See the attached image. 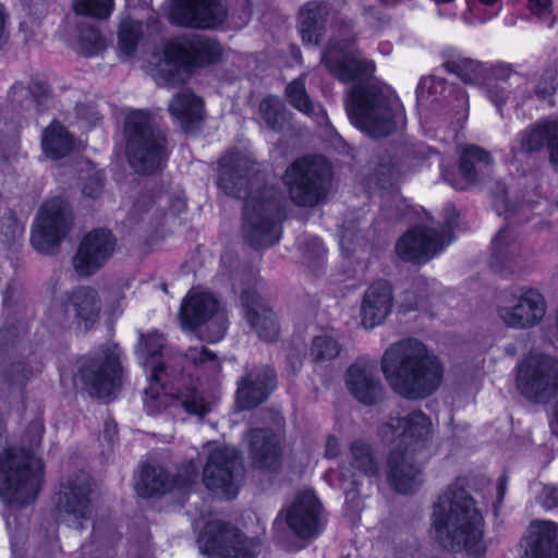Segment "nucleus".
Wrapping results in <instances>:
<instances>
[{
    "mask_svg": "<svg viewBox=\"0 0 558 558\" xmlns=\"http://www.w3.org/2000/svg\"><path fill=\"white\" fill-rule=\"evenodd\" d=\"M218 186L234 198H243L244 239L259 250L278 244L287 219L284 205L264 187L251 193V181L257 174L256 162L241 151H229L220 160Z\"/></svg>",
    "mask_w": 558,
    "mask_h": 558,
    "instance_id": "f03ea898",
    "label": "nucleus"
},
{
    "mask_svg": "<svg viewBox=\"0 0 558 558\" xmlns=\"http://www.w3.org/2000/svg\"><path fill=\"white\" fill-rule=\"evenodd\" d=\"M167 387L148 386L145 389V407L148 413L156 414L174 403H180L189 413L197 414L201 417L206 414L204 399L197 395L194 388L191 389L186 399L180 400L174 393L168 391Z\"/></svg>",
    "mask_w": 558,
    "mask_h": 558,
    "instance_id": "cd10ccee",
    "label": "nucleus"
},
{
    "mask_svg": "<svg viewBox=\"0 0 558 558\" xmlns=\"http://www.w3.org/2000/svg\"><path fill=\"white\" fill-rule=\"evenodd\" d=\"M116 247V238L105 229L88 232L81 241L72 258L74 270L82 277L96 274L110 259Z\"/></svg>",
    "mask_w": 558,
    "mask_h": 558,
    "instance_id": "ddd939ff",
    "label": "nucleus"
},
{
    "mask_svg": "<svg viewBox=\"0 0 558 558\" xmlns=\"http://www.w3.org/2000/svg\"><path fill=\"white\" fill-rule=\"evenodd\" d=\"M260 542L222 521L211 522V558H256Z\"/></svg>",
    "mask_w": 558,
    "mask_h": 558,
    "instance_id": "dca6fc26",
    "label": "nucleus"
},
{
    "mask_svg": "<svg viewBox=\"0 0 558 558\" xmlns=\"http://www.w3.org/2000/svg\"><path fill=\"white\" fill-rule=\"evenodd\" d=\"M194 531L197 532L196 544L202 554H209V520L205 515H201L193 522Z\"/></svg>",
    "mask_w": 558,
    "mask_h": 558,
    "instance_id": "052dcab7",
    "label": "nucleus"
},
{
    "mask_svg": "<svg viewBox=\"0 0 558 558\" xmlns=\"http://www.w3.org/2000/svg\"><path fill=\"white\" fill-rule=\"evenodd\" d=\"M114 7V0H75L74 10L78 14L98 19L108 17Z\"/></svg>",
    "mask_w": 558,
    "mask_h": 558,
    "instance_id": "de8ad7c7",
    "label": "nucleus"
},
{
    "mask_svg": "<svg viewBox=\"0 0 558 558\" xmlns=\"http://www.w3.org/2000/svg\"><path fill=\"white\" fill-rule=\"evenodd\" d=\"M242 476L243 468L234 448L226 447L211 452V500L234 498Z\"/></svg>",
    "mask_w": 558,
    "mask_h": 558,
    "instance_id": "2eb2a0df",
    "label": "nucleus"
},
{
    "mask_svg": "<svg viewBox=\"0 0 558 558\" xmlns=\"http://www.w3.org/2000/svg\"><path fill=\"white\" fill-rule=\"evenodd\" d=\"M393 306V288L386 279L373 281L365 290L361 304V323L366 329L381 325Z\"/></svg>",
    "mask_w": 558,
    "mask_h": 558,
    "instance_id": "6ab92c4d",
    "label": "nucleus"
},
{
    "mask_svg": "<svg viewBox=\"0 0 558 558\" xmlns=\"http://www.w3.org/2000/svg\"><path fill=\"white\" fill-rule=\"evenodd\" d=\"M80 372L85 384H116L124 380L121 349L116 343L105 344L98 360L89 366H82Z\"/></svg>",
    "mask_w": 558,
    "mask_h": 558,
    "instance_id": "4be33fe9",
    "label": "nucleus"
},
{
    "mask_svg": "<svg viewBox=\"0 0 558 558\" xmlns=\"http://www.w3.org/2000/svg\"><path fill=\"white\" fill-rule=\"evenodd\" d=\"M209 294L193 288L182 302L179 319L184 330L195 331L205 325L209 318Z\"/></svg>",
    "mask_w": 558,
    "mask_h": 558,
    "instance_id": "f704fd0d",
    "label": "nucleus"
},
{
    "mask_svg": "<svg viewBox=\"0 0 558 558\" xmlns=\"http://www.w3.org/2000/svg\"><path fill=\"white\" fill-rule=\"evenodd\" d=\"M168 17L171 23L192 27L209 26V0H171Z\"/></svg>",
    "mask_w": 558,
    "mask_h": 558,
    "instance_id": "473e14b6",
    "label": "nucleus"
},
{
    "mask_svg": "<svg viewBox=\"0 0 558 558\" xmlns=\"http://www.w3.org/2000/svg\"><path fill=\"white\" fill-rule=\"evenodd\" d=\"M512 75V69L506 64L488 65L484 62L483 84L499 83L507 84Z\"/></svg>",
    "mask_w": 558,
    "mask_h": 558,
    "instance_id": "6e6d98bb",
    "label": "nucleus"
},
{
    "mask_svg": "<svg viewBox=\"0 0 558 558\" xmlns=\"http://www.w3.org/2000/svg\"><path fill=\"white\" fill-rule=\"evenodd\" d=\"M163 345L165 339L162 335L157 331H150L146 335H141L136 347V352L140 359L143 360L144 367L150 371V378L154 381H161L168 378L163 364L155 360Z\"/></svg>",
    "mask_w": 558,
    "mask_h": 558,
    "instance_id": "e433bc0d",
    "label": "nucleus"
},
{
    "mask_svg": "<svg viewBox=\"0 0 558 558\" xmlns=\"http://www.w3.org/2000/svg\"><path fill=\"white\" fill-rule=\"evenodd\" d=\"M81 395L99 403L107 404L113 401L118 393V386H82Z\"/></svg>",
    "mask_w": 558,
    "mask_h": 558,
    "instance_id": "603ef678",
    "label": "nucleus"
},
{
    "mask_svg": "<svg viewBox=\"0 0 558 558\" xmlns=\"http://www.w3.org/2000/svg\"><path fill=\"white\" fill-rule=\"evenodd\" d=\"M320 504L313 492L298 494L292 504L279 514L290 529L303 537L312 536L318 529Z\"/></svg>",
    "mask_w": 558,
    "mask_h": 558,
    "instance_id": "412c9836",
    "label": "nucleus"
},
{
    "mask_svg": "<svg viewBox=\"0 0 558 558\" xmlns=\"http://www.w3.org/2000/svg\"><path fill=\"white\" fill-rule=\"evenodd\" d=\"M310 350L314 362H327L340 355L342 345L331 336L318 335L313 338Z\"/></svg>",
    "mask_w": 558,
    "mask_h": 558,
    "instance_id": "79ce46f5",
    "label": "nucleus"
},
{
    "mask_svg": "<svg viewBox=\"0 0 558 558\" xmlns=\"http://www.w3.org/2000/svg\"><path fill=\"white\" fill-rule=\"evenodd\" d=\"M476 163L492 165V154L474 144L465 146L461 150L458 161V173L460 178L457 179L454 173H446L445 180L457 191L468 190L477 181Z\"/></svg>",
    "mask_w": 558,
    "mask_h": 558,
    "instance_id": "bb28decb",
    "label": "nucleus"
},
{
    "mask_svg": "<svg viewBox=\"0 0 558 558\" xmlns=\"http://www.w3.org/2000/svg\"><path fill=\"white\" fill-rule=\"evenodd\" d=\"M259 113L269 130L282 133L287 121L288 111L283 102L276 96L268 95L259 102Z\"/></svg>",
    "mask_w": 558,
    "mask_h": 558,
    "instance_id": "ea45409f",
    "label": "nucleus"
},
{
    "mask_svg": "<svg viewBox=\"0 0 558 558\" xmlns=\"http://www.w3.org/2000/svg\"><path fill=\"white\" fill-rule=\"evenodd\" d=\"M124 137L129 163L136 172L150 174L162 168L167 158L166 138L155 128L147 111L133 110L128 113Z\"/></svg>",
    "mask_w": 558,
    "mask_h": 558,
    "instance_id": "0eeeda50",
    "label": "nucleus"
},
{
    "mask_svg": "<svg viewBox=\"0 0 558 558\" xmlns=\"http://www.w3.org/2000/svg\"><path fill=\"white\" fill-rule=\"evenodd\" d=\"M240 302L243 317L257 337L267 343L277 342L280 338V325L268 301L255 289L246 288L241 292Z\"/></svg>",
    "mask_w": 558,
    "mask_h": 558,
    "instance_id": "4468645a",
    "label": "nucleus"
},
{
    "mask_svg": "<svg viewBox=\"0 0 558 558\" xmlns=\"http://www.w3.org/2000/svg\"><path fill=\"white\" fill-rule=\"evenodd\" d=\"M545 313V299L534 288L524 290L514 306L499 310V316L507 326L521 329L536 326Z\"/></svg>",
    "mask_w": 558,
    "mask_h": 558,
    "instance_id": "aec40b11",
    "label": "nucleus"
},
{
    "mask_svg": "<svg viewBox=\"0 0 558 558\" xmlns=\"http://www.w3.org/2000/svg\"><path fill=\"white\" fill-rule=\"evenodd\" d=\"M353 397L363 404H374L380 397V386H350Z\"/></svg>",
    "mask_w": 558,
    "mask_h": 558,
    "instance_id": "bf43d9fd",
    "label": "nucleus"
},
{
    "mask_svg": "<svg viewBox=\"0 0 558 558\" xmlns=\"http://www.w3.org/2000/svg\"><path fill=\"white\" fill-rule=\"evenodd\" d=\"M168 111L185 131H191L203 120L205 102L192 92L182 90L170 100Z\"/></svg>",
    "mask_w": 558,
    "mask_h": 558,
    "instance_id": "72a5a7b5",
    "label": "nucleus"
},
{
    "mask_svg": "<svg viewBox=\"0 0 558 558\" xmlns=\"http://www.w3.org/2000/svg\"><path fill=\"white\" fill-rule=\"evenodd\" d=\"M558 92V70L547 69L542 74L539 81L534 87V96L548 104L549 107L555 106L554 96Z\"/></svg>",
    "mask_w": 558,
    "mask_h": 558,
    "instance_id": "49530a36",
    "label": "nucleus"
},
{
    "mask_svg": "<svg viewBox=\"0 0 558 558\" xmlns=\"http://www.w3.org/2000/svg\"><path fill=\"white\" fill-rule=\"evenodd\" d=\"M433 77L432 76H423L420 78L416 87H415V98L417 102L424 101L428 99V95L430 94L429 90L426 93V88L430 87L433 84Z\"/></svg>",
    "mask_w": 558,
    "mask_h": 558,
    "instance_id": "338daca9",
    "label": "nucleus"
},
{
    "mask_svg": "<svg viewBox=\"0 0 558 558\" xmlns=\"http://www.w3.org/2000/svg\"><path fill=\"white\" fill-rule=\"evenodd\" d=\"M246 441L250 454L259 468H270L279 454V439L277 435L264 429H253L248 433Z\"/></svg>",
    "mask_w": 558,
    "mask_h": 558,
    "instance_id": "c9c22d12",
    "label": "nucleus"
},
{
    "mask_svg": "<svg viewBox=\"0 0 558 558\" xmlns=\"http://www.w3.org/2000/svg\"><path fill=\"white\" fill-rule=\"evenodd\" d=\"M388 480L401 494H410L422 484V471L408 452H392L389 458Z\"/></svg>",
    "mask_w": 558,
    "mask_h": 558,
    "instance_id": "c756f323",
    "label": "nucleus"
},
{
    "mask_svg": "<svg viewBox=\"0 0 558 558\" xmlns=\"http://www.w3.org/2000/svg\"><path fill=\"white\" fill-rule=\"evenodd\" d=\"M266 386H239L236 391V404L242 410L258 405L267 396Z\"/></svg>",
    "mask_w": 558,
    "mask_h": 558,
    "instance_id": "09e8293b",
    "label": "nucleus"
},
{
    "mask_svg": "<svg viewBox=\"0 0 558 558\" xmlns=\"http://www.w3.org/2000/svg\"><path fill=\"white\" fill-rule=\"evenodd\" d=\"M92 493L90 478L84 472L66 480L59 492V513L74 529H83L84 522L92 519Z\"/></svg>",
    "mask_w": 558,
    "mask_h": 558,
    "instance_id": "f8f14e48",
    "label": "nucleus"
},
{
    "mask_svg": "<svg viewBox=\"0 0 558 558\" xmlns=\"http://www.w3.org/2000/svg\"><path fill=\"white\" fill-rule=\"evenodd\" d=\"M518 153L532 156L546 149L549 161L558 167V119H541L517 134Z\"/></svg>",
    "mask_w": 558,
    "mask_h": 558,
    "instance_id": "f3484780",
    "label": "nucleus"
},
{
    "mask_svg": "<svg viewBox=\"0 0 558 558\" xmlns=\"http://www.w3.org/2000/svg\"><path fill=\"white\" fill-rule=\"evenodd\" d=\"M378 362L369 355L363 354L354 359L344 374V384H380L376 379Z\"/></svg>",
    "mask_w": 558,
    "mask_h": 558,
    "instance_id": "58836bf2",
    "label": "nucleus"
},
{
    "mask_svg": "<svg viewBox=\"0 0 558 558\" xmlns=\"http://www.w3.org/2000/svg\"><path fill=\"white\" fill-rule=\"evenodd\" d=\"M331 4L327 0L304 2L296 16V29L304 47H319L328 33Z\"/></svg>",
    "mask_w": 558,
    "mask_h": 558,
    "instance_id": "a211bd4d",
    "label": "nucleus"
},
{
    "mask_svg": "<svg viewBox=\"0 0 558 558\" xmlns=\"http://www.w3.org/2000/svg\"><path fill=\"white\" fill-rule=\"evenodd\" d=\"M187 357L195 364V365H203L209 360V353L207 352V349L205 344H201V347H192L190 348L187 352Z\"/></svg>",
    "mask_w": 558,
    "mask_h": 558,
    "instance_id": "69168bd1",
    "label": "nucleus"
},
{
    "mask_svg": "<svg viewBox=\"0 0 558 558\" xmlns=\"http://www.w3.org/2000/svg\"><path fill=\"white\" fill-rule=\"evenodd\" d=\"M484 522L472 498L464 493L442 495L434 507L433 531L446 547L481 558L486 553Z\"/></svg>",
    "mask_w": 558,
    "mask_h": 558,
    "instance_id": "7ed1b4c3",
    "label": "nucleus"
},
{
    "mask_svg": "<svg viewBox=\"0 0 558 558\" xmlns=\"http://www.w3.org/2000/svg\"><path fill=\"white\" fill-rule=\"evenodd\" d=\"M459 213L452 208L444 219L438 230L425 225H414L408 228L397 240L395 253L397 257L413 265H425L444 248L445 240L454 238V227Z\"/></svg>",
    "mask_w": 558,
    "mask_h": 558,
    "instance_id": "1a4fd4ad",
    "label": "nucleus"
},
{
    "mask_svg": "<svg viewBox=\"0 0 558 558\" xmlns=\"http://www.w3.org/2000/svg\"><path fill=\"white\" fill-rule=\"evenodd\" d=\"M100 298L90 287H78L69 293L64 311L69 320L78 328L89 329L99 318Z\"/></svg>",
    "mask_w": 558,
    "mask_h": 558,
    "instance_id": "393cba45",
    "label": "nucleus"
},
{
    "mask_svg": "<svg viewBox=\"0 0 558 558\" xmlns=\"http://www.w3.org/2000/svg\"><path fill=\"white\" fill-rule=\"evenodd\" d=\"M286 96L289 104L298 111L306 116L314 113V104L306 92L303 80L295 78L291 81L286 86Z\"/></svg>",
    "mask_w": 558,
    "mask_h": 558,
    "instance_id": "37998d69",
    "label": "nucleus"
},
{
    "mask_svg": "<svg viewBox=\"0 0 558 558\" xmlns=\"http://www.w3.org/2000/svg\"><path fill=\"white\" fill-rule=\"evenodd\" d=\"M551 0H527V8L532 14L542 17L551 13Z\"/></svg>",
    "mask_w": 558,
    "mask_h": 558,
    "instance_id": "0e129e2a",
    "label": "nucleus"
},
{
    "mask_svg": "<svg viewBox=\"0 0 558 558\" xmlns=\"http://www.w3.org/2000/svg\"><path fill=\"white\" fill-rule=\"evenodd\" d=\"M380 369L388 384H442L440 359L420 339L402 338L384 352Z\"/></svg>",
    "mask_w": 558,
    "mask_h": 558,
    "instance_id": "20e7f679",
    "label": "nucleus"
},
{
    "mask_svg": "<svg viewBox=\"0 0 558 558\" xmlns=\"http://www.w3.org/2000/svg\"><path fill=\"white\" fill-rule=\"evenodd\" d=\"M199 466L204 469L203 483L208 487L206 472L209 466V456L204 460L199 457L191 459L180 466L174 475H170L161 466L144 465L135 484L136 493L141 497L150 498L165 495L173 489H190L196 483Z\"/></svg>",
    "mask_w": 558,
    "mask_h": 558,
    "instance_id": "9d476101",
    "label": "nucleus"
},
{
    "mask_svg": "<svg viewBox=\"0 0 558 558\" xmlns=\"http://www.w3.org/2000/svg\"><path fill=\"white\" fill-rule=\"evenodd\" d=\"M228 328V311L218 295L211 291V344L221 341Z\"/></svg>",
    "mask_w": 558,
    "mask_h": 558,
    "instance_id": "c03bdc74",
    "label": "nucleus"
},
{
    "mask_svg": "<svg viewBox=\"0 0 558 558\" xmlns=\"http://www.w3.org/2000/svg\"><path fill=\"white\" fill-rule=\"evenodd\" d=\"M235 384H277V373L272 366L265 365L242 376Z\"/></svg>",
    "mask_w": 558,
    "mask_h": 558,
    "instance_id": "864d4df0",
    "label": "nucleus"
},
{
    "mask_svg": "<svg viewBox=\"0 0 558 558\" xmlns=\"http://www.w3.org/2000/svg\"><path fill=\"white\" fill-rule=\"evenodd\" d=\"M539 500L546 509L558 507V486H545Z\"/></svg>",
    "mask_w": 558,
    "mask_h": 558,
    "instance_id": "e2e57ef3",
    "label": "nucleus"
},
{
    "mask_svg": "<svg viewBox=\"0 0 558 558\" xmlns=\"http://www.w3.org/2000/svg\"><path fill=\"white\" fill-rule=\"evenodd\" d=\"M432 432V422L421 413L415 412L405 418H397L387 423L383 429V437L389 439L402 437V441H415L416 445L424 444Z\"/></svg>",
    "mask_w": 558,
    "mask_h": 558,
    "instance_id": "7c9ffc66",
    "label": "nucleus"
},
{
    "mask_svg": "<svg viewBox=\"0 0 558 558\" xmlns=\"http://www.w3.org/2000/svg\"><path fill=\"white\" fill-rule=\"evenodd\" d=\"M517 235L506 226L493 238L490 243L489 267L500 277H509L514 272L517 258Z\"/></svg>",
    "mask_w": 558,
    "mask_h": 558,
    "instance_id": "c85d7f7f",
    "label": "nucleus"
},
{
    "mask_svg": "<svg viewBox=\"0 0 558 558\" xmlns=\"http://www.w3.org/2000/svg\"><path fill=\"white\" fill-rule=\"evenodd\" d=\"M81 48L87 56L97 54L104 48V40L99 32L88 27L81 32Z\"/></svg>",
    "mask_w": 558,
    "mask_h": 558,
    "instance_id": "5fc2aeb1",
    "label": "nucleus"
},
{
    "mask_svg": "<svg viewBox=\"0 0 558 558\" xmlns=\"http://www.w3.org/2000/svg\"><path fill=\"white\" fill-rule=\"evenodd\" d=\"M251 0H211V31H240L251 21Z\"/></svg>",
    "mask_w": 558,
    "mask_h": 558,
    "instance_id": "a878e982",
    "label": "nucleus"
},
{
    "mask_svg": "<svg viewBox=\"0 0 558 558\" xmlns=\"http://www.w3.org/2000/svg\"><path fill=\"white\" fill-rule=\"evenodd\" d=\"M353 464L365 474H375L377 469L371 456L368 445L362 441H354L351 445Z\"/></svg>",
    "mask_w": 558,
    "mask_h": 558,
    "instance_id": "8fccbe9b",
    "label": "nucleus"
},
{
    "mask_svg": "<svg viewBox=\"0 0 558 558\" xmlns=\"http://www.w3.org/2000/svg\"><path fill=\"white\" fill-rule=\"evenodd\" d=\"M72 211L61 197L48 199L38 210L32 226L31 242L36 251L49 254L56 251L72 226Z\"/></svg>",
    "mask_w": 558,
    "mask_h": 558,
    "instance_id": "9b49d317",
    "label": "nucleus"
},
{
    "mask_svg": "<svg viewBox=\"0 0 558 558\" xmlns=\"http://www.w3.org/2000/svg\"><path fill=\"white\" fill-rule=\"evenodd\" d=\"M43 150L51 159H60L72 151L74 147L73 137L65 128L53 120L41 135Z\"/></svg>",
    "mask_w": 558,
    "mask_h": 558,
    "instance_id": "4c0bfd02",
    "label": "nucleus"
},
{
    "mask_svg": "<svg viewBox=\"0 0 558 558\" xmlns=\"http://www.w3.org/2000/svg\"><path fill=\"white\" fill-rule=\"evenodd\" d=\"M395 391L401 396H404L408 399H417L422 398L423 393L417 391L420 388H424L425 386H393Z\"/></svg>",
    "mask_w": 558,
    "mask_h": 558,
    "instance_id": "774afa93",
    "label": "nucleus"
},
{
    "mask_svg": "<svg viewBox=\"0 0 558 558\" xmlns=\"http://www.w3.org/2000/svg\"><path fill=\"white\" fill-rule=\"evenodd\" d=\"M143 23L125 17L119 29V48L126 57H131L136 51L138 43L143 39Z\"/></svg>",
    "mask_w": 558,
    "mask_h": 558,
    "instance_id": "a19ab883",
    "label": "nucleus"
},
{
    "mask_svg": "<svg viewBox=\"0 0 558 558\" xmlns=\"http://www.w3.org/2000/svg\"><path fill=\"white\" fill-rule=\"evenodd\" d=\"M333 168L324 155L302 156L286 169L283 183L291 202L298 207H316L326 202Z\"/></svg>",
    "mask_w": 558,
    "mask_h": 558,
    "instance_id": "423d86ee",
    "label": "nucleus"
},
{
    "mask_svg": "<svg viewBox=\"0 0 558 558\" xmlns=\"http://www.w3.org/2000/svg\"><path fill=\"white\" fill-rule=\"evenodd\" d=\"M75 110L76 114L89 124H95L99 120V113L92 104L77 105Z\"/></svg>",
    "mask_w": 558,
    "mask_h": 558,
    "instance_id": "680f3d73",
    "label": "nucleus"
},
{
    "mask_svg": "<svg viewBox=\"0 0 558 558\" xmlns=\"http://www.w3.org/2000/svg\"><path fill=\"white\" fill-rule=\"evenodd\" d=\"M355 52L353 41L330 39L322 51V63L340 83H354L343 97L351 123L369 136L387 137L405 123L404 107L399 98L369 81L375 62Z\"/></svg>",
    "mask_w": 558,
    "mask_h": 558,
    "instance_id": "f257e3e1",
    "label": "nucleus"
},
{
    "mask_svg": "<svg viewBox=\"0 0 558 558\" xmlns=\"http://www.w3.org/2000/svg\"><path fill=\"white\" fill-rule=\"evenodd\" d=\"M506 84L499 83H490V84H481L480 86L487 87V98L490 102L497 108V110L501 113L504 106L507 104L510 90Z\"/></svg>",
    "mask_w": 558,
    "mask_h": 558,
    "instance_id": "4d7b16f0",
    "label": "nucleus"
},
{
    "mask_svg": "<svg viewBox=\"0 0 558 558\" xmlns=\"http://www.w3.org/2000/svg\"><path fill=\"white\" fill-rule=\"evenodd\" d=\"M83 193L92 198H97L102 193V173L94 168L89 169L88 175L83 179Z\"/></svg>",
    "mask_w": 558,
    "mask_h": 558,
    "instance_id": "13d9d810",
    "label": "nucleus"
},
{
    "mask_svg": "<svg viewBox=\"0 0 558 558\" xmlns=\"http://www.w3.org/2000/svg\"><path fill=\"white\" fill-rule=\"evenodd\" d=\"M441 57V66L448 74L457 76L465 85L483 84L484 62L465 57L452 48L444 50Z\"/></svg>",
    "mask_w": 558,
    "mask_h": 558,
    "instance_id": "2f4dec72",
    "label": "nucleus"
},
{
    "mask_svg": "<svg viewBox=\"0 0 558 558\" xmlns=\"http://www.w3.org/2000/svg\"><path fill=\"white\" fill-rule=\"evenodd\" d=\"M375 175L380 189H392L400 179V163L391 156L381 157Z\"/></svg>",
    "mask_w": 558,
    "mask_h": 558,
    "instance_id": "a18cd8bd",
    "label": "nucleus"
},
{
    "mask_svg": "<svg viewBox=\"0 0 558 558\" xmlns=\"http://www.w3.org/2000/svg\"><path fill=\"white\" fill-rule=\"evenodd\" d=\"M524 558H558V524L533 522L521 541Z\"/></svg>",
    "mask_w": 558,
    "mask_h": 558,
    "instance_id": "b1692460",
    "label": "nucleus"
},
{
    "mask_svg": "<svg viewBox=\"0 0 558 558\" xmlns=\"http://www.w3.org/2000/svg\"><path fill=\"white\" fill-rule=\"evenodd\" d=\"M520 393L533 403H546L558 396V386H518Z\"/></svg>",
    "mask_w": 558,
    "mask_h": 558,
    "instance_id": "3c124183",
    "label": "nucleus"
},
{
    "mask_svg": "<svg viewBox=\"0 0 558 558\" xmlns=\"http://www.w3.org/2000/svg\"><path fill=\"white\" fill-rule=\"evenodd\" d=\"M515 371V384H558V359L547 353L525 354Z\"/></svg>",
    "mask_w": 558,
    "mask_h": 558,
    "instance_id": "5701e85b",
    "label": "nucleus"
},
{
    "mask_svg": "<svg viewBox=\"0 0 558 558\" xmlns=\"http://www.w3.org/2000/svg\"><path fill=\"white\" fill-rule=\"evenodd\" d=\"M43 463L32 452L12 448L0 456V496L14 508H23L38 496Z\"/></svg>",
    "mask_w": 558,
    "mask_h": 558,
    "instance_id": "39448f33",
    "label": "nucleus"
},
{
    "mask_svg": "<svg viewBox=\"0 0 558 558\" xmlns=\"http://www.w3.org/2000/svg\"><path fill=\"white\" fill-rule=\"evenodd\" d=\"M208 56V41L201 36L169 41L163 46L151 75L158 85L177 86L187 81Z\"/></svg>",
    "mask_w": 558,
    "mask_h": 558,
    "instance_id": "6e6552de",
    "label": "nucleus"
}]
</instances>
